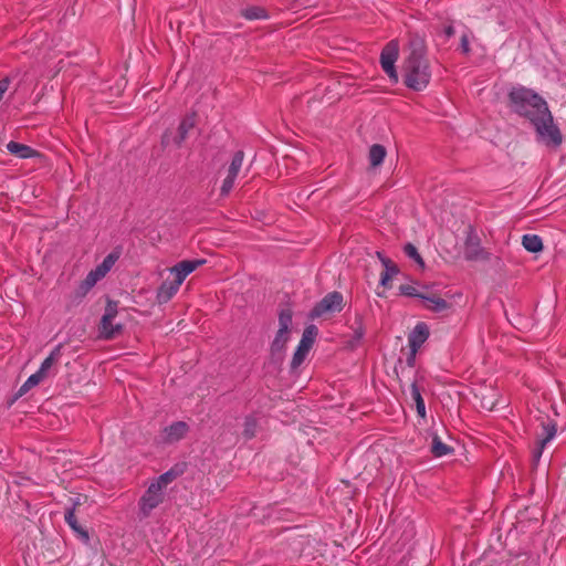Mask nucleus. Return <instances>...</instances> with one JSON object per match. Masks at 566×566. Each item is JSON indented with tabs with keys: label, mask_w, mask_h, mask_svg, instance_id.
<instances>
[{
	"label": "nucleus",
	"mask_w": 566,
	"mask_h": 566,
	"mask_svg": "<svg viewBox=\"0 0 566 566\" xmlns=\"http://www.w3.org/2000/svg\"><path fill=\"white\" fill-rule=\"evenodd\" d=\"M464 259L467 261H489L491 253L481 247V239L475 229L470 224L465 231Z\"/></svg>",
	"instance_id": "obj_8"
},
{
	"label": "nucleus",
	"mask_w": 566,
	"mask_h": 566,
	"mask_svg": "<svg viewBox=\"0 0 566 566\" xmlns=\"http://www.w3.org/2000/svg\"><path fill=\"white\" fill-rule=\"evenodd\" d=\"M422 301L429 302L431 304V305H427L426 307L433 313H442L452 307L451 303L447 302L444 298L440 297L439 295H437L434 293H432V294L424 293Z\"/></svg>",
	"instance_id": "obj_21"
},
{
	"label": "nucleus",
	"mask_w": 566,
	"mask_h": 566,
	"mask_svg": "<svg viewBox=\"0 0 566 566\" xmlns=\"http://www.w3.org/2000/svg\"><path fill=\"white\" fill-rule=\"evenodd\" d=\"M7 149L11 155L21 159H28L39 155V153L32 147L14 140L7 144Z\"/></svg>",
	"instance_id": "obj_19"
},
{
	"label": "nucleus",
	"mask_w": 566,
	"mask_h": 566,
	"mask_svg": "<svg viewBox=\"0 0 566 566\" xmlns=\"http://www.w3.org/2000/svg\"><path fill=\"white\" fill-rule=\"evenodd\" d=\"M376 255L377 258L379 259V261L382 263V260L387 259V256L384 254V252L381 251H377L376 252Z\"/></svg>",
	"instance_id": "obj_46"
},
{
	"label": "nucleus",
	"mask_w": 566,
	"mask_h": 566,
	"mask_svg": "<svg viewBox=\"0 0 566 566\" xmlns=\"http://www.w3.org/2000/svg\"><path fill=\"white\" fill-rule=\"evenodd\" d=\"M123 253V247L116 245L94 270H91L86 277L75 289V297L83 298L102 280L118 261Z\"/></svg>",
	"instance_id": "obj_3"
},
{
	"label": "nucleus",
	"mask_w": 566,
	"mask_h": 566,
	"mask_svg": "<svg viewBox=\"0 0 566 566\" xmlns=\"http://www.w3.org/2000/svg\"><path fill=\"white\" fill-rule=\"evenodd\" d=\"M443 33L447 38L453 36L455 33L454 27L452 24L446 25L443 29Z\"/></svg>",
	"instance_id": "obj_44"
},
{
	"label": "nucleus",
	"mask_w": 566,
	"mask_h": 566,
	"mask_svg": "<svg viewBox=\"0 0 566 566\" xmlns=\"http://www.w3.org/2000/svg\"><path fill=\"white\" fill-rule=\"evenodd\" d=\"M522 245L531 253H538L544 250L543 240L537 234H524L522 237Z\"/></svg>",
	"instance_id": "obj_24"
},
{
	"label": "nucleus",
	"mask_w": 566,
	"mask_h": 566,
	"mask_svg": "<svg viewBox=\"0 0 566 566\" xmlns=\"http://www.w3.org/2000/svg\"><path fill=\"white\" fill-rule=\"evenodd\" d=\"M384 270H387L390 265L395 264L394 261H391L389 258L382 260Z\"/></svg>",
	"instance_id": "obj_45"
},
{
	"label": "nucleus",
	"mask_w": 566,
	"mask_h": 566,
	"mask_svg": "<svg viewBox=\"0 0 566 566\" xmlns=\"http://www.w3.org/2000/svg\"><path fill=\"white\" fill-rule=\"evenodd\" d=\"M10 78L8 76L0 80V101L3 97V94L7 92L10 85Z\"/></svg>",
	"instance_id": "obj_43"
},
{
	"label": "nucleus",
	"mask_w": 566,
	"mask_h": 566,
	"mask_svg": "<svg viewBox=\"0 0 566 566\" xmlns=\"http://www.w3.org/2000/svg\"><path fill=\"white\" fill-rule=\"evenodd\" d=\"M285 348H286V345L279 342V339H273L271 345H270V350L271 352H280V353H284L285 354Z\"/></svg>",
	"instance_id": "obj_41"
},
{
	"label": "nucleus",
	"mask_w": 566,
	"mask_h": 566,
	"mask_svg": "<svg viewBox=\"0 0 566 566\" xmlns=\"http://www.w3.org/2000/svg\"><path fill=\"white\" fill-rule=\"evenodd\" d=\"M53 365H54V363L52 361V358H48V357H46V358L42 361V364H41V366H40L39 370H38V371H35L34 374H35L36 376H39V377L43 380V379H45V378L49 376V371H50V369L52 368V366H53Z\"/></svg>",
	"instance_id": "obj_35"
},
{
	"label": "nucleus",
	"mask_w": 566,
	"mask_h": 566,
	"mask_svg": "<svg viewBox=\"0 0 566 566\" xmlns=\"http://www.w3.org/2000/svg\"><path fill=\"white\" fill-rule=\"evenodd\" d=\"M258 420L253 415H249L244 418L242 436L245 440H251L256 434Z\"/></svg>",
	"instance_id": "obj_28"
},
{
	"label": "nucleus",
	"mask_w": 566,
	"mask_h": 566,
	"mask_svg": "<svg viewBox=\"0 0 566 566\" xmlns=\"http://www.w3.org/2000/svg\"><path fill=\"white\" fill-rule=\"evenodd\" d=\"M408 49L409 54L405 57L401 66L402 83L413 92H421L428 87L431 81L424 38L418 33H410Z\"/></svg>",
	"instance_id": "obj_1"
},
{
	"label": "nucleus",
	"mask_w": 566,
	"mask_h": 566,
	"mask_svg": "<svg viewBox=\"0 0 566 566\" xmlns=\"http://www.w3.org/2000/svg\"><path fill=\"white\" fill-rule=\"evenodd\" d=\"M417 352L418 349L417 348H410L408 355H407V358H406V364L408 367L410 368H413L415 365H416V355H417Z\"/></svg>",
	"instance_id": "obj_40"
},
{
	"label": "nucleus",
	"mask_w": 566,
	"mask_h": 566,
	"mask_svg": "<svg viewBox=\"0 0 566 566\" xmlns=\"http://www.w3.org/2000/svg\"><path fill=\"white\" fill-rule=\"evenodd\" d=\"M197 113L192 112L187 114L177 128L176 134L170 138V134L166 130L161 137V144L164 146H168L172 143L178 148L181 147L182 143L187 139L189 130H191L196 126Z\"/></svg>",
	"instance_id": "obj_10"
},
{
	"label": "nucleus",
	"mask_w": 566,
	"mask_h": 566,
	"mask_svg": "<svg viewBox=\"0 0 566 566\" xmlns=\"http://www.w3.org/2000/svg\"><path fill=\"white\" fill-rule=\"evenodd\" d=\"M541 427L542 432L537 434V439L543 441V443H548L556 434L557 423L555 420L546 416L542 418Z\"/></svg>",
	"instance_id": "obj_22"
},
{
	"label": "nucleus",
	"mask_w": 566,
	"mask_h": 566,
	"mask_svg": "<svg viewBox=\"0 0 566 566\" xmlns=\"http://www.w3.org/2000/svg\"><path fill=\"white\" fill-rule=\"evenodd\" d=\"M430 451L433 454V457L440 458V457L453 453L454 449L452 447L446 444L444 442H442L438 434H434L432 437Z\"/></svg>",
	"instance_id": "obj_27"
},
{
	"label": "nucleus",
	"mask_w": 566,
	"mask_h": 566,
	"mask_svg": "<svg viewBox=\"0 0 566 566\" xmlns=\"http://www.w3.org/2000/svg\"><path fill=\"white\" fill-rule=\"evenodd\" d=\"M86 499V496L82 495V494H77L76 496L74 497H70V501H71V506L67 507L66 510H73V514H75V512L77 511V509L82 505V499Z\"/></svg>",
	"instance_id": "obj_39"
},
{
	"label": "nucleus",
	"mask_w": 566,
	"mask_h": 566,
	"mask_svg": "<svg viewBox=\"0 0 566 566\" xmlns=\"http://www.w3.org/2000/svg\"><path fill=\"white\" fill-rule=\"evenodd\" d=\"M180 285L175 279L172 281H164L157 289V303L160 305L168 303L178 292Z\"/></svg>",
	"instance_id": "obj_17"
},
{
	"label": "nucleus",
	"mask_w": 566,
	"mask_h": 566,
	"mask_svg": "<svg viewBox=\"0 0 566 566\" xmlns=\"http://www.w3.org/2000/svg\"><path fill=\"white\" fill-rule=\"evenodd\" d=\"M410 389H411V397L416 403L417 415L420 418L424 419L426 418V403L421 396L420 388L417 384V380H413L411 382Z\"/></svg>",
	"instance_id": "obj_26"
},
{
	"label": "nucleus",
	"mask_w": 566,
	"mask_h": 566,
	"mask_svg": "<svg viewBox=\"0 0 566 566\" xmlns=\"http://www.w3.org/2000/svg\"><path fill=\"white\" fill-rule=\"evenodd\" d=\"M235 176H232V175H227V177L223 179V182H222V186H221V189H220V196L221 197H227L230 191L232 190L233 188V185H234V181H235Z\"/></svg>",
	"instance_id": "obj_33"
},
{
	"label": "nucleus",
	"mask_w": 566,
	"mask_h": 566,
	"mask_svg": "<svg viewBox=\"0 0 566 566\" xmlns=\"http://www.w3.org/2000/svg\"><path fill=\"white\" fill-rule=\"evenodd\" d=\"M399 294L408 297H416L422 300L424 296L423 292H419L416 287L409 284H402L399 286Z\"/></svg>",
	"instance_id": "obj_32"
},
{
	"label": "nucleus",
	"mask_w": 566,
	"mask_h": 566,
	"mask_svg": "<svg viewBox=\"0 0 566 566\" xmlns=\"http://www.w3.org/2000/svg\"><path fill=\"white\" fill-rule=\"evenodd\" d=\"M318 335V328L314 324L307 325L302 334V338L293 354L291 361V369L294 370L303 364L311 348L313 347L315 339Z\"/></svg>",
	"instance_id": "obj_9"
},
{
	"label": "nucleus",
	"mask_w": 566,
	"mask_h": 566,
	"mask_svg": "<svg viewBox=\"0 0 566 566\" xmlns=\"http://www.w3.org/2000/svg\"><path fill=\"white\" fill-rule=\"evenodd\" d=\"M239 14L248 21L270 19L268 10L261 6H249L242 8L240 9Z\"/></svg>",
	"instance_id": "obj_20"
},
{
	"label": "nucleus",
	"mask_w": 566,
	"mask_h": 566,
	"mask_svg": "<svg viewBox=\"0 0 566 566\" xmlns=\"http://www.w3.org/2000/svg\"><path fill=\"white\" fill-rule=\"evenodd\" d=\"M206 263L205 259H193V260H182L175 264L170 269V273L175 275V280L182 284L185 279L192 273L195 270H197L199 266L203 265Z\"/></svg>",
	"instance_id": "obj_14"
},
{
	"label": "nucleus",
	"mask_w": 566,
	"mask_h": 566,
	"mask_svg": "<svg viewBox=\"0 0 566 566\" xmlns=\"http://www.w3.org/2000/svg\"><path fill=\"white\" fill-rule=\"evenodd\" d=\"M187 470L186 462H178L174 464L168 471L160 474L155 481V484H159L160 489L164 490L169 483L181 476Z\"/></svg>",
	"instance_id": "obj_15"
},
{
	"label": "nucleus",
	"mask_w": 566,
	"mask_h": 566,
	"mask_svg": "<svg viewBox=\"0 0 566 566\" xmlns=\"http://www.w3.org/2000/svg\"><path fill=\"white\" fill-rule=\"evenodd\" d=\"M547 443H543V441L538 440L536 441V447L532 452V461L533 464L536 465L543 454L544 448Z\"/></svg>",
	"instance_id": "obj_38"
},
{
	"label": "nucleus",
	"mask_w": 566,
	"mask_h": 566,
	"mask_svg": "<svg viewBox=\"0 0 566 566\" xmlns=\"http://www.w3.org/2000/svg\"><path fill=\"white\" fill-rule=\"evenodd\" d=\"M356 321L358 323V326L354 329V335H353L352 343L360 342L364 338V335H365V328H364L363 323H361V316L357 315L356 316Z\"/></svg>",
	"instance_id": "obj_37"
},
{
	"label": "nucleus",
	"mask_w": 566,
	"mask_h": 566,
	"mask_svg": "<svg viewBox=\"0 0 566 566\" xmlns=\"http://www.w3.org/2000/svg\"><path fill=\"white\" fill-rule=\"evenodd\" d=\"M470 33H471V31L464 32L460 39L459 50L464 55H469L471 53L470 40H469Z\"/></svg>",
	"instance_id": "obj_36"
},
{
	"label": "nucleus",
	"mask_w": 566,
	"mask_h": 566,
	"mask_svg": "<svg viewBox=\"0 0 566 566\" xmlns=\"http://www.w3.org/2000/svg\"><path fill=\"white\" fill-rule=\"evenodd\" d=\"M387 149L380 144H374L369 148L368 160L371 168L379 167L386 158Z\"/></svg>",
	"instance_id": "obj_23"
},
{
	"label": "nucleus",
	"mask_w": 566,
	"mask_h": 566,
	"mask_svg": "<svg viewBox=\"0 0 566 566\" xmlns=\"http://www.w3.org/2000/svg\"><path fill=\"white\" fill-rule=\"evenodd\" d=\"M190 427L186 421H175L161 430V442L172 444L182 440L189 432Z\"/></svg>",
	"instance_id": "obj_13"
},
{
	"label": "nucleus",
	"mask_w": 566,
	"mask_h": 566,
	"mask_svg": "<svg viewBox=\"0 0 566 566\" xmlns=\"http://www.w3.org/2000/svg\"><path fill=\"white\" fill-rule=\"evenodd\" d=\"M534 128L536 140L548 148L557 149L564 140L563 134L558 125L554 120V116L548 109L545 115L535 118L530 123Z\"/></svg>",
	"instance_id": "obj_4"
},
{
	"label": "nucleus",
	"mask_w": 566,
	"mask_h": 566,
	"mask_svg": "<svg viewBox=\"0 0 566 566\" xmlns=\"http://www.w3.org/2000/svg\"><path fill=\"white\" fill-rule=\"evenodd\" d=\"M41 381L42 379L35 374L29 376L19 390L8 400V405L12 406L20 397L27 394L31 388L38 386Z\"/></svg>",
	"instance_id": "obj_25"
},
{
	"label": "nucleus",
	"mask_w": 566,
	"mask_h": 566,
	"mask_svg": "<svg viewBox=\"0 0 566 566\" xmlns=\"http://www.w3.org/2000/svg\"><path fill=\"white\" fill-rule=\"evenodd\" d=\"M398 57L399 42L398 40H390L380 52L379 63L391 84H398L399 82V75L396 67Z\"/></svg>",
	"instance_id": "obj_6"
},
{
	"label": "nucleus",
	"mask_w": 566,
	"mask_h": 566,
	"mask_svg": "<svg viewBox=\"0 0 566 566\" xmlns=\"http://www.w3.org/2000/svg\"><path fill=\"white\" fill-rule=\"evenodd\" d=\"M119 302L106 296V305L104 314L98 324L99 337L105 340H112L124 333L125 325L123 323L114 324L113 321L118 314Z\"/></svg>",
	"instance_id": "obj_5"
},
{
	"label": "nucleus",
	"mask_w": 566,
	"mask_h": 566,
	"mask_svg": "<svg viewBox=\"0 0 566 566\" xmlns=\"http://www.w3.org/2000/svg\"><path fill=\"white\" fill-rule=\"evenodd\" d=\"M292 318L293 311L290 303H286L279 311V329L274 336V339H279V342L285 345L287 344L290 339Z\"/></svg>",
	"instance_id": "obj_12"
},
{
	"label": "nucleus",
	"mask_w": 566,
	"mask_h": 566,
	"mask_svg": "<svg viewBox=\"0 0 566 566\" xmlns=\"http://www.w3.org/2000/svg\"><path fill=\"white\" fill-rule=\"evenodd\" d=\"M164 490L159 484L151 482L139 500V512L143 517H148L154 509L164 502Z\"/></svg>",
	"instance_id": "obj_11"
},
{
	"label": "nucleus",
	"mask_w": 566,
	"mask_h": 566,
	"mask_svg": "<svg viewBox=\"0 0 566 566\" xmlns=\"http://www.w3.org/2000/svg\"><path fill=\"white\" fill-rule=\"evenodd\" d=\"M399 272V266L396 263L390 265L387 270L381 272L379 284L385 289H391L392 276L397 275Z\"/></svg>",
	"instance_id": "obj_29"
},
{
	"label": "nucleus",
	"mask_w": 566,
	"mask_h": 566,
	"mask_svg": "<svg viewBox=\"0 0 566 566\" xmlns=\"http://www.w3.org/2000/svg\"><path fill=\"white\" fill-rule=\"evenodd\" d=\"M284 358H285L284 353L270 350L269 364L272 365L275 369H281Z\"/></svg>",
	"instance_id": "obj_34"
},
{
	"label": "nucleus",
	"mask_w": 566,
	"mask_h": 566,
	"mask_svg": "<svg viewBox=\"0 0 566 566\" xmlns=\"http://www.w3.org/2000/svg\"><path fill=\"white\" fill-rule=\"evenodd\" d=\"M507 107L513 114L532 123L549 109L546 99L533 88L515 85L507 93Z\"/></svg>",
	"instance_id": "obj_2"
},
{
	"label": "nucleus",
	"mask_w": 566,
	"mask_h": 566,
	"mask_svg": "<svg viewBox=\"0 0 566 566\" xmlns=\"http://www.w3.org/2000/svg\"><path fill=\"white\" fill-rule=\"evenodd\" d=\"M403 253L413 260L421 269L426 268L424 261L415 244L408 242L402 248Z\"/></svg>",
	"instance_id": "obj_30"
},
{
	"label": "nucleus",
	"mask_w": 566,
	"mask_h": 566,
	"mask_svg": "<svg viewBox=\"0 0 566 566\" xmlns=\"http://www.w3.org/2000/svg\"><path fill=\"white\" fill-rule=\"evenodd\" d=\"M429 335L428 325L424 322H419L408 335L409 347L419 349L429 338Z\"/></svg>",
	"instance_id": "obj_16"
},
{
	"label": "nucleus",
	"mask_w": 566,
	"mask_h": 566,
	"mask_svg": "<svg viewBox=\"0 0 566 566\" xmlns=\"http://www.w3.org/2000/svg\"><path fill=\"white\" fill-rule=\"evenodd\" d=\"M421 286H422L423 290H428L430 287L429 284H422Z\"/></svg>",
	"instance_id": "obj_48"
},
{
	"label": "nucleus",
	"mask_w": 566,
	"mask_h": 566,
	"mask_svg": "<svg viewBox=\"0 0 566 566\" xmlns=\"http://www.w3.org/2000/svg\"><path fill=\"white\" fill-rule=\"evenodd\" d=\"M63 348V344H57L53 350L50 353V355L48 356V358H52V361L55 364L59 358L61 357V350Z\"/></svg>",
	"instance_id": "obj_42"
},
{
	"label": "nucleus",
	"mask_w": 566,
	"mask_h": 566,
	"mask_svg": "<svg viewBox=\"0 0 566 566\" xmlns=\"http://www.w3.org/2000/svg\"><path fill=\"white\" fill-rule=\"evenodd\" d=\"M244 158L243 150H237L232 157L231 164L228 169V174L238 177Z\"/></svg>",
	"instance_id": "obj_31"
},
{
	"label": "nucleus",
	"mask_w": 566,
	"mask_h": 566,
	"mask_svg": "<svg viewBox=\"0 0 566 566\" xmlns=\"http://www.w3.org/2000/svg\"><path fill=\"white\" fill-rule=\"evenodd\" d=\"M64 520L71 530L76 534L77 538L81 539L85 545L90 544L88 531L78 523L76 515L73 514V510H65Z\"/></svg>",
	"instance_id": "obj_18"
},
{
	"label": "nucleus",
	"mask_w": 566,
	"mask_h": 566,
	"mask_svg": "<svg viewBox=\"0 0 566 566\" xmlns=\"http://www.w3.org/2000/svg\"><path fill=\"white\" fill-rule=\"evenodd\" d=\"M401 364H402V359H401V358H399V359H398V361H397V365L395 366V373H396L397 375H398V365H400V366H401Z\"/></svg>",
	"instance_id": "obj_47"
},
{
	"label": "nucleus",
	"mask_w": 566,
	"mask_h": 566,
	"mask_svg": "<svg viewBox=\"0 0 566 566\" xmlns=\"http://www.w3.org/2000/svg\"><path fill=\"white\" fill-rule=\"evenodd\" d=\"M344 308V296L338 291L327 293L308 313V318L315 319L327 314L339 313Z\"/></svg>",
	"instance_id": "obj_7"
}]
</instances>
